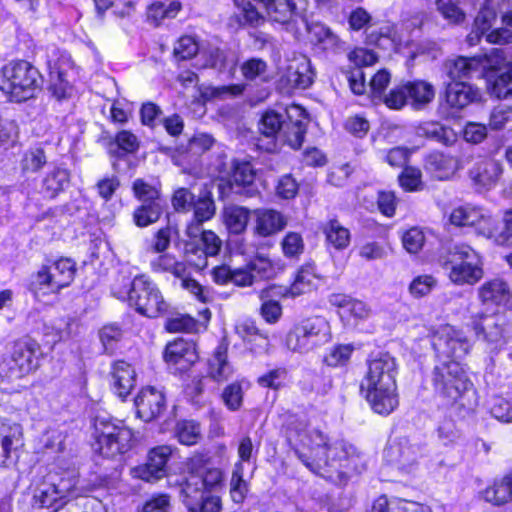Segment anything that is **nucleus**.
Wrapping results in <instances>:
<instances>
[{"instance_id": "nucleus-63", "label": "nucleus", "mask_w": 512, "mask_h": 512, "mask_svg": "<svg viewBox=\"0 0 512 512\" xmlns=\"http://www.w3.org/2000/svg\"><path fill=\"white\" fill-rule=\"evenodd\" d=\"M437 435L439 441L445 446L456 444L461 437L460 431L451 419H445L439 424Z\"/></svg>"}, {"instance_id": "nucleus-58", "label": "nucleus", "mask_w": 512, "mask_h": 512, "mask_svg": "<svg viewBox=\"0 0 512 512\" xmlns=\"http://www.w3.org/2000/svg\"><path fill=\"white\" fill-rule=\"evenodd\" d=\"M282 251L287 258H298L304 251L302 236L297 232H288L281 241Z\"/></svg>"}, {"instance_id": "nucleus-10", "label": "nucleus", "mask_w": 512, "mask_h": 512, "mask_svg": "<svg viewBox=\"0 0 512 512\" xmlns=\"http://www.w3.org/2000/svg\"><path fill=\"white\" fill-rule=\"evenodd\" d=\"M128 302L138 313L149 318L166 315L170 308L157 284L145 274L137 275L132 280Z\"/></svg>"}, {"instance_id": "nucleus-14", "label": "nucleus", "mask_w": 512, "mask_h": 512, "mask_svg": "<svg viewBox=\"0 0 512 512\" xmlns=\"http://www.w3.org/2000/svg\"><path fill=\"white\" fill-rule=\"evenodd\" d=\"M432 346L437 363L441 361H458L470 351L471 344L460 330L450 325L441 326L432 336Z\"/></svg>"}, {"instance_id": "nucleus-26", "label": "nucleus", "mask_w": 512, "mask_h": 512, "mask_svg": "<svg viewBox=\"0 0 512 512\" xmlns=\"http://www.w3.org/2000/svg\"><path fill=\"white\" fill-rule=\"evenodd\" d=\"M331 305L339 308V315L342 319L349 320L354 319H365L369 316L370 310L367 305L361 301L352 298L349 295L342 293H334L329 297Z\"/></svg>"}, {"instance_id": "nucleus-38", "label": "nucleus", "mask_w": 512, "mask_h": 512, "mask_svg": "<svg viewBox=\"0 0 512 512\" xmlns=\"http://www.w3.org/2000/svg\"><path fill=\"white\" fill-rule=\"evenodd\" d=\"M240 71L245 80L250 82L266 83L271 79L268 64L261 58L246 60L241 64Z\"/></svg>"}, {"instance_id": "nucleus-62", "label": "nucleus", "mask_w": 512, "mask_h": 512, "mask_svg": "<svg viewBox=\"0 0 512 512\" xmlns=\"http://www.w3.org/2000/svg\"><path fill=\"white\" fill-rule=\"evenodd\" d=\"M286 378L287 370L285 368H276L260 376L257 383L261 387L278 390L284 386Z\"/></svg>"}, {"instance_id": "nucleus-31", "label": "nucleus", "mask_w": 512, "mask_h": 512, "mask_svg": "<svg viewBox=\"0 0 512 512\" xmlns=\"http://www.w3.org/2000/svg\"><path fill=\"white\" fill-rule=\"evenodd\" d=\"M501 173V164L494 159L481 160L469 170V176L474 183L486 188L495 185Z\"/></svg>"}, {"instance_id": "nucleus-53", "label": "nucleus", "mask_w": 512, "mask_h": 512, "mask_svg": "<svg viewBox=\"0 0 512 512\" xmlns=\"http://www.w3.org/2000/svg\"><path fill=\"white\" fill-rule=\"evenodd\" d=\"M489 412L492 417L503 423L512 422V398L495 396L490 400Z\"/></svg>"}, {"instance_id": "nucleus-37", "label": "nucleus", "mask_w": 512, "mask_h": 512, "mask_svg": "<svg viewBox=\"0 0 512 512\" xmlns=\"http://www.w3.org/2000/svg\"><path fill=\"white\" fill-rule=\"evenodd\" d=\"M139 148L136 135L127 130L118 132L109 144V153L117 158H123L127 154L135 153Z\"/></svg>"}, {"instance_id": "nucleus-35", "label": "nucleus", "mask_w": 512, "mask_h": 512, "mask_svg": "<svg viewBox=\"0 0 512 512\" xmlns=\"http://www.w3.org/2000/svg\"><path fill=\"white\" fill-rule=\"evenodd\" d=\"M227 351V344L220 343L208 361L209 375L218 382L227 380L233 374V368L227 360Z\"/></svg>"}, {"instance_id": "nucleus-3", "label": "nucleus", "mask_w": 512, "mask_h": 512, "mask_svg": "<svg viewBox=\"0 0 512 512\" xmlns=\"http://www.w3.org/2000/svg\"><path fill=\"white\" fill-rule=\"evenodd\" d=\"M431 382L435 393L448 404L457 405L466 412L476 408L477 392L458 361L436 363L431 373Z\"/></svg>"}, {"instance_id": "nucleus-45", "label": "nucleus", "mask_w": 512, "mask_h": 512, "mask_svg": "<svg viewBox=\"0 0 512 512\" xmlns=\"http://www.w3.org/2000/svg\"><path fill=\"white\" fill-rule=\"evenodd\" d=\"M192 209L194 210V218L197 219L198 222L210 220L216 212L212 193L208 190L201 191L195 199Z\"/></svg>"}, {"instance_id": "nucleus-12", "label": "nucleus", "mask_w": 512, "mask_h": 512, "mask_svg": "<svg viewBox=\"0 0 512 512\" xmlns=\"http://www.w3.org/2000/svg\"><path fill=\"white\" fill-rule=\"evenodd\" d=\"M470 326L477 340L491 353L500 351L510 339L507 321L499 314H474L470 317Z\"/></svg>"}, {"instance_id": "nucleus-36", "label": "nucleus", "mask_w": 512, "mask_h": 512, "mask_svg": "<svg viewBox=\"0 0 512 512\" xmlns=\"http://www.w3.org/2000/svg\"><path fill=\"white\" fill-rule=\"evenodd\" d=\"M408 100L415 109H422L435 97V89L426 81H413L406 83Z\"/></svg>"}, {"instance_id": "nucleus-56", "label": "nucleus", "mask_w": 512, "mask_h": 512, "mask_svg": "<svg viewBox=\"0 0 512 512\" xmlns=\"http://www.w3.org/2000/svg\"><path fill=\"white\" fill-rule=\"evenodd\" d=\"M133 191L142 204H152V202L163 204L158 189L142 179L134 181Z\"/></svg>"}, {"instance_id": "nucleus-30", "label": "nucleus", "mask_w": 512, "mask_h": 512, "mask_svg": "<svg viewBox=\"0 0 512 512\" xmlns=\"http://www.w3.org/2000/svg\"><path fill=\"white\" fill-rule=\"evenodd\" d=\"M497 20V11L489 3H485L478 11L472 31L467 36L470 46L477 45L482 37H486Z\"/></svg>"}, {"instance_id": "nucleus-6", "label": "nucleus", "mask_w": 512, "mask_h": 512, "mask_svg": "<svg viewBox=\"0 0 512 512\" xmlns=\"http://www.w3.org/2000/svg\"><path fill=\"white\" fill-rule=\"evenodd\" d=\"M93 448L105 458H115L128 452L134 443V433L123 421L107 415L93 420Z\"/></svg>"}, {"instance_id": "nucleus-23", "label": "nucleus", "mask_w": 512, "mask_h": 512, "mask_svg": "<svg viewBox=\"0 0 512 512\" xmlns=\"http://www.w3.org/2000/svg\"><path fill=\"white\" fill-rule=\"evenodd\" d=\"M255 233L261 237H269L282 231L287 225L286 217L274 209H255Z\"/></svg>"}, {"instance_id": "nucleus-55", "label": "nucleus", "mask_w": 512, "mask_h": 512, "mask_svg": "<svg viewBox=\"0 0 512 512\" xmlns=\"http://www.w3.org/2000/svg\"><path fill=\"white\" fill-rule=\"evenodd\" d=\"M9 430L10 432L3 435L1 440L0 465H5L10 457L11 451L20 443V437L22 435L21 426L14 423L9 426Z\"/></svg>"}, {"instance_id": "nucleus-20", "label": "nucleus", "mask_w": 512, "mask_h": 512, "mask_svg": "<svg viewBox=\"0 0 512 512\" xmlns=\"http://www.w3.org/2000/svg\"><path fill=\"white\" fill-rule=\"evenodd\" d=\"M163 358L176 372L187 371L198 360L196 345L183 338L175 339L166 345Z\"/></svg>"}, {"instance_id": "nucleus-34", "label": "nucleus", "mask_w": 512, "mask_h": 512, "mask_svg": "<svg viewBox=\"0 0 512 512\" xmlns=\"http://www.w3.org/2000/svg\"><path fill=\"white\" fill-rule=\"evenodd\" d=\"M416 134L445 146H451L457 140V135L452 128L438 122L422 123L417 127Z\"/></svg>"}, {"instance_id": "nucleus-1", "label": "nucleus", "mask_w": 512, "mask_h": 512, "mask_svg": "<svg viewBox=\"0 0 512 512\" xmlns=\"http://www.w3.org/2000/svg\"><path fill=\"white\" fill-rule=\"evenodd\" d=\"M288 440L295 445L308 448V453L296 450L298 458L313 473L333 479L344 474L343 469L360 473L365 468L363 454L345 440L331 442L318 429H308L303 422L288 428Z\"/></svg>"}, {"instance_id": "nucleus-7", "label": "nucleus", "mask_w": 512, "mask_h": 512, "mask_svg": "<svg viewBox=\"0 0 512 512\" xmlns=\"http://www.w3.org/2000/svg\"><path fill=\"white\" fill-rule=\"evenodd\" d=\"M439 262L449 279L457 285H473L483 277L481 256L467 244L450 246L446 254L440 256Z\"/></svg>"}, {"instance_id": "nucleus-18", "label": "nucleus", "mask_w": 512, "mask_h": 512, "mask_svg": "<svg viewBox=\"0 0 512 512\" xmlns=\"http://www.w3.org/2000/svg\"><path fill=\"white\" fill-rule=\"evenodd\" d=\"M172 456V448L161 445L151 449L145 464L133 469L134 476L147 482L156 481L168 474V462Z\"/></svg>"}, {"instance_id": "nucleus-42", "label": "nucleus", "mask_w": 512, "mask_h": 512, "mask_svg": "<svg viewBox=\"0 0 512 512\" xmlns=\"http://www.w3.org/2000/svg\"><path fill=\"white\" fill-rule=\"evenodd\" d=\"M488 90L491 96L498 99L512 100V71L509 68L495 76H490Z\"/></svg>"}, {"instance_id": "nucleus-39", "label": "nucleus", "mask_w": 512, "mask_h": 512, "mask_svg": "<svg viewBox=\"0 0 512 512\" xmlns=\"http://www.w3.org/2000/svg\"><path fill=\"white\" fill-rule=\"evenodd\" d=\"M69 184V172L66 169L55 168L49 172L42 183L45 197L53 199Z\"/></svg>"}, {"instance_id": "nucleus-22", "label": "nucleus", "mask_w": 512, "mask_h": 512, "mask_svg": "<svg viewBox=\"0 0 512 512\" xmlns=\"http://www.w3.org/2000/svg\"><path fill=\"white\" fill-rule=\"evenodd\" d=\"M286 120V115L284 116L273 110L266 111L259 122V131L263 137L260 141L262 142L264 139H267V144H259V146L268 152L275 151L279 135Z\"/></svg>"}, {"instance_id": "nucleus-64", "label": "nucleus", "mask_w": 512, "mask_h": 512, "mask_svg": "<svg viewBox=\"0 0 512 512\" xmlns=\"http://www.w3.org/2000/svg\"><path fill=\"white\" fill-rule=\"evenodd\" d=\"M47 163V157L42 148L27 151L22 160V168L25 171L37 172Z\"/></svg>"}, {"instance_id": "nucleus-46", "label": "nucleus", "mask_w": 512, "mask_h": 512, "mask_svg": "<svg viewBox=\"0 0 512 512\" xmlns=\"http://www.w3.org/2000/svg\"><path fill=\"white\" fill-rule=\"evenodd\" d=\"M163 212V204H141L134 210L133 219L138 227H147L157 222Z\"/></svg>"}, {"instance_id": "nucleus-21", "label": "nucleus", "mask_w": 512, "mask_h": 512, "mask_svg": "<svg viewBox=\"0 0 512 512\" xmlns=\"http://www.w3.org/2000/svg\"><path fill=\"white\" fill-rule=\"evenodd\" d=\"M137 417L150 422L166 409V398L162 390L148 386L142 388L134 399Z\"/></svg>"}, {"instance_id": "nucleus-16", "label": "nucleus", "mask_w": 512, "mask_h": 512, "mask_svg": "<svg viewBox=\"0 0 512 512\" xmlns=\"http://www.w3.org/2000/svg\"><path fill=\"white\" fill-rule=\"evenodd\" d=\"M449 222L456 227H471L477 236H491L492 216L481 207L470 204L457 206L452 209Z\"/></svg>"}, {"instance_id": "nucleus-59", "label": "nucleus", "mask_w": 512, "mask_h": 512, "mask_svg": "<svg viewBox=\"0 0 512 512\" xmlns=\"http://www.w3.org/2000/svg\"><path fill=\"white\" fill-rule=\"evenodd\" d=\"M438 12L444 19L452 24H459L464 21V11L452 0H436Z\"/></svg>"}, {"instance_id": "nucleus-47", "label": "nucleus", "mask_w": 512, "mask_h": 512, "mask_svg": "<svg viewBox=\"0 0 512 512\" xmlns=\"http://www.w3.org/2000/svg\"><path fill=\"white\" fill-rule=\"evenodd\" d=\"M54 484L50 481H44L37 486L33 493L32 506L35 508L51 507L61 500L55 491Z\"/></svg>"}, {"instance_id": "nucleus-8", "label": "nucleus", "mask_w": 512, "mask_h": 512, "mask_svg": "<svg viewBox=\"0 0 512 512\" xmlns=\"http://www.w3.org/2000/svg\"><path fill=\"white\" fill-rule=\"evenodd\" d=\"M39 344L31 338L15 341L0 362V376L7 382L22 379L39 367Z\"/></svg>"}, {"instance_id": "nucleus-54", "label": "nucleus", "mask_w": 512, "mask_h": 512, "mask_svg": "<svg viewBox=\"0 0 512 512\" xmlns=\"http://www.w3.org/2000/svg\"><path fill=\"white\" fill-rule=\"evenodd\" d=\"M48 90L57 100H62L69 96L71 87L63 71L50 70Z\"/></svg>"}, {"instance_id": "nucleus-27", "label": "nucleus", "mask_w": 512, "mask_h": 512, "mask_svg": "<svg viewBox=\"0 0 512 512\" xmlns=\"http://www.w3.org/2000/svg\"><path fill=\"white\" fill-rule=\"evenodd\" d=\"M483 66L481 57H463L448 59L444 64V72L450 81H464L472 73L479 71Z\"/></svg>"}, {"instance_id": "nucleus-50", "label": "nucleus", "mask_w": 512, "mask_h": 512, "mask_svg": "<svg viewBox=\"0 0 512 512\" xmlns=\"http://www.w3.org/2000/svg\"><path fill=\"white\" fill-rule=\"evenodd\" d=\"M180 9L181 4L176 1L169 3L155 2L149 6L147 16L148 19L153 20L155 24H158L165 18H174Z\"/></svg>"}, {"instance_id": "nucleus-4", "label": "nucleus", "mask_w": 512, "mask_h": 512, "mask_svg": "<svg viewBox=\"0 0 512 512\" xmlns=\"http://www.w3.org/2000/svg\"><path fill=\"white\" fill-rule=\"evenodd\" d=\"M43 76L26 60H11L0 70V89L11 101L21 103L36 98L43 86Z\"/></svg>"}, {"instance_id": "nucleus-17", "label": "nucleus", "mask_w": 512, "mask_h": 512, "mask_svg": "<svg viewBox=\"0 0 512 512\" xmlns=\"http://www.w3.org/2000/svg\"><path fill=\"white\" fill-rule=\"evenodd\" d=\"M482 100L481 90L467 81H449L445 84V90L440 95L443 103L450 109L458 112L471 104Z\"/></svg>"}, {"instance_id": "nucleus-24", "label": "nucleus", "mask_w": 512, "mask_h": 512, "mask_svg": "<svg viewBox=\"0 0 512 512\" xmlns=\"http://www.w3.org/2000/svg\"><path fill=\"white\" fill-rule=\"evenodd\" d=\"M112 387L117 396L125 399L136 385L135 369L123 360L115 361L112 365Z\"/></svg>"}, {"instance_id": "nucleus-11", "label": "nucleus", "mask_w": 512, "mask_h": 512, "mask_svg": "<svg viewBox=\"0 0 512 512\" xmlns=\"http://www.w3.org/2000/svg\"><path fill=\"white\" fill-rule=\"evenodd\" d=\"M330 339V327L323 317H311L294 325L286 337L287 347L306 353L324 345Z\"/></svg>"}, {"instance_id": "nucleus-28", "label": "nucleus", "mask_w": 512, "mask_h": 512, "mask_svg": "<svg viewBox=\"0 0 512 512\" xmlns=\"http://www.w3.org/2000/svg\"><path fill=\"white\" fill-rule=\"evenodd\" d=\"M315 72L307 57L295 59L287 68L285 78L291 88L306 89L314 81Z\"/></svg>"}, {"instance_id": "nucleus-57", "label": "nucleus", "mask_w": 512, "mask_h": 512, "mask_svg": "<svg viewBox=\"0 0 512 512\" xmlns=\"http://www.w3.org/2000/svg\"><path fill=\"white\" fill-rule=\"evenodd\" d=\"M151 267L155 272H170L176 276H180L185 270L184 265L169 254L157 257L151 262Z\"/></svg>"}, {"instance_id": "nucleus-60", "label": "nucleus", "mask_w": 512, "mask_h": 512, "mask_svg": "<svg viewBox=\"0 0 512 512\" xmlns=\"http://www.w3.org/2000/svg\"><path fill=\"white\" fill-rule=\"evenodd\" d=\"M437 285V280L428 274L415 277L409 285V292L415 298L428 295Z\"/></svg>"}, {"instance_id": "nucleus-41", "label": "nucleus", "mask_w": 512, "mask_h": 512, "mask_svg": "<svg viewBox=\"0 0 512 512\" xmlns=\"http://www.w3.org/2000/svg\"><path fill=\"white\" fill-rule=\"evenodd\" d=\"M323 233L329 245L337 250L345 249L350 243V232L336 219L329 220L323 226Z\"/></svg>"}, {"instance_id": "nucleus-19", "label": "nucleus", "mask_w": 512, "mask_h": 512, "mask_svg": "<svg viewBox=\"0 0 512 512\" xmlns=\"http://www.w3.org/2000/svg\"><path fill=\"white\" fill-rule=\"evenodd\" d=\"M286 119L278 140L293 149H299L304 141L308 124L306 111L298 105H292L286 109Z\"/></svg>"}, {"instance_id": "nucleus-48", "label": "nucleus", "mask_w": 512, "mask_h": 512, "mask_svg": "<svg viewBox=\"0 0 512 512\" xmlns=\"http://www.w3.org/2000/svg\"><path fill=\"white\" fill-rule=\"evenodd\" d=\"M99 338L104 352L111 355L115 352L123 338V330L117 324H108L100 329Z\"/></svg>"}, {"instance_id": "nucleus-29", "label": "nucleus", "mask_w": 512, "mask_h": 512, "mask_svg": "<svg viewBox=\"0 0 512 512\" xmlns=\"http://www.w3.org/2000/svg\"><path fill=\"white\" fill-rule=\"evenodd\" d=\"M309 33L310 40L324 51L337 52L342 47L339 37L326 25L322 23L308 24L301 19Z\"/></svg>"}, {"instance_id": "nucleus-2", "label": "nucleus", "mask_w": 512, "mask_h": 512, "mask_svg": "<svg viewBox=\"0 0 512 512\" xmlns=\"http://www.w3.org/2000/svg\"><path fill=\"white\" fill-rule=\"evenodd\" d=\"M396 374V360L389 353H378L368 361L360 391L378 414L388 415L398 405Z\"/></svg>"}, {"instance_id": "nucleus-5", "label": "nucleus", "mask_w": 512, "mask_h": 512, "mask_svg": "<svg viewBox=\"0 0 512 512\" xmlns=\"http://www.w3.org/2000/svg\"><path fill=\"white\" fill-rule=\"evenodd\" d=\"M223 473L219 468H207L201 475H189L181 487L182 503L187 512H220V497L210 491L221 487Z\"/></svg>"}, {"instance_id": "nucleus-52", "label": "nucleus", "mask_w": 512, "mask_h": 512, "mask_svg": "<svg viewBox=\"0 0 512 512\" xmlns=\"http://www.w3.org/2000/svg\"><path fill=\"white\" fill-rule=\"evenodd\" d=\"M354 351L352 344H337L330 348L324 357V362L331 367H340L348 364Z\"/></svg>"}, {"instance_id": "nucleus-49", "label": "nucleus", "mask_w": 512, "mask_h": 512, "mask_svg": "<svg viewBox=\"0 0 512 512\" xmlns=\"http://www.w3.org/2000/svg\"><path fill=\"white\" fill-rule=\"evenodd\" d=\"M313 274L308 269H301L296 274L294 282L288 288L281 291L284 297H296L310 290L313 283Z\"/></svg>"}, {"instance_id": "nucleus-25", "label": "nucleus", "mask_w": 512, "mask_h": 512, "mask_svg": "<svg viewBox=\"0 0 512 512\" xmlns=\"http://www.w3.org/2000/svg\"><path fill=\"white\" fill-rule=\"evenodd\" d=\"M255 173L250 163L238 164L229 181L230 190L234 194L245 197H254L257 193V187L254 184Z\"/></svg>"}, {"instance_id": "nucleus-32", "label": "nucleus", "mask_w": 512, "mask_h": 512, "mask_svg": "<svg viewBox=\"0 0 512 512\" xmlns=\"http://www.w3.org/2000/svg\"><path fill=\"white\" fill-rule=\"evenodd\" d=\"M486 502L494 506H503L512 502V471L494 482L482 491Z\"/></svg>"}, {"instance_id": "nucleus-51", "label": "nucleus", "mask_w": 512, "mask_h": 512, "mask_svg": "<svg viewBox=\"0 0 512 512\" xmlns=\"http://www.w3.org/2000/svg\"><path fill=\"white\" fill-rule=\"evenodd\" d=\"M248 483L243 479V466L239 462L235 465L230 480V495L233 502L240 504L246 498Z\"/></svg>"}, {"instance_id": "nucleus-40", "label": "nucleus", "mask_w": 512, "mask_h": 512, "mask_svg": "<svg viewBox=\"0 0 512 512\" xmlns=\"http://www.w3.org/2000/svg\"><path fill=\"white\" fill-rule=\"evenodd\" d=\"M250 218V210L237 205L228 206L224 210L225 224L233 234H240L246 230Z\"/></svg>"}, {"instance_id": "nucleus-33", "label": "nucleus", "mask_w": 512, "mask_h": 512, "mask_svg": "<svg viewBox=\"0 0 512 512\" xmlns=\"http://www.w3.org/2000/svg\"><path fill=\"white\" fill-rule=\"evenodd\" d=\"M479 299L483 304L505 305L511 298V292L506 282L492 279L479 288Z\"/></svg>"}, {"instance_id": "nucleus-44", "label": "nucleus", "mask_w": 512, "mask_h": 512, "mask_svg": "<svg viewBox=\"0 0 512 512\" xmlns=\"http://www.w3.org/2000/svg\"><path fill=\"white\" fill-rule=\"evenodd\" d=\"M497 245H512V209L505 212L502 227H498L497 221L492 217L491 236Z\"/></svg>"}, {"instance_id": "nucleus-61", "label": "nucleus", "mask_w": 512, "mask_h": 512, "mask_svg": "<svg viewBox=\"0 0 512 512\" xmlns=\"http://www.w3.org/2000/svg\"><path fill=\"white\" fill-rule=\"evenodd\" d=\"M199 50L198 43L192 36H182L174 46V56L179 60H186L194 57Z\"/></svg>"}, {"instance_id": "nucleus-9", "label": "nucleus", "mask_w": 512, "mask_h": 512, "mask_svg": "<svg viewBox=\"0 0 512 512\" xmlns=\"http://www.w3.org/2000/svg\"><path fill=\"white\" fill-rule=\"evenodd\" d=\"M193 217L186 228L189 240L184 242V254L187 262L202 270L208 265V258L215 257L222 248L221 239L211 230H203L202 224Z\"/></svg>"}, {"instance_id": "nucleus-43", "label": "nucleus", "mask_w": 512, "mask_h": 512, "mask_svg": "<svg viewBox=\"0 0 512 512\" xmlns=\"http://www.w3.org/2000/svg\"><path fill=\"white\" fill-rule=\"evenodd\" d=\"M175 436L183 445H195L202 437L200 424L193 420L179 421L175 427Z\"/></svg>"}, {"instance_id": "nucleus-15", "label": "nucleus", "mask_w": 512, "mask_h": 512, "mask_svg": "<svg viewBox=\"0 0 512 512\" xmlns=\"http://www.w3.org/2000/svg\"><path fill=\"white\" fill-rule=\"evenodd\" d=\"M425 452L426 447L422 442L402 437L394 440L385 448L384 458L398 469L410 472Z\"/></svg>"}, {"instance_id": "nucleus-13", "label": "nucleus", "mask_w": 512, "mask_h": 512, "mask_svg": "<svg viewBox=\"0 0 512 512\" xmlns=\"http://www.w3.org/2000/svg\"><path fill=\"white\" fill-rule=\"evenodd\" d=\"M75 273V263L69 258H61L39 270L33 276L30 287L35 294L40 291L56 293L71 284Z\"/></svg>"}]
</instances>
